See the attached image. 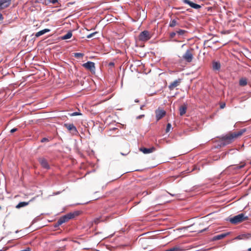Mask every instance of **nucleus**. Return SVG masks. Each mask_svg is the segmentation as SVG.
Segmentation results:
<instances>
[{
    "label": "nucleus",
    "mask_w": 251,
    "mask_h": 251,
    "mask_svg": "<svg viewBox=\"0 0 251 251\" xmlns=\"http://www.w3.org/2000/svg\"><path fill=\"white\" fill-rule=\"evenodd\" d=\"M182 81V79L178 78L171 82L168 86V88L170 91L173 90L176 87L178 86Z\"/></svg>",
    "instance_id": "1a4fd4ad"
},
{
    "label": "nucleus",
    "mask_w": 251,
    "mask_h": 251,
    "mask_svg": "<svg viewBox=\"0 0 251 251\" xmlns=\"http://www.w3.org/2000/svg\"><path fill=\"white\" fill-rule=\"evenodd\" d=\"M30 248H27L26 249H25V250L22 251H30Z\"/></svg>",
    "instance_id": "4c0bfd02"
},
{
    "label": "nucleus",
    "mask_w": 251,
    "mask_h": 251,
    "mask_svg": "<svg viewBox=\"0 0 251 251\" xmlns=\"http://www.w3.org/2000/svg\"><path fill=\"white\" fill-rule=\"evenodd\" d=\"M72 115H78V112H74V113H73Z\"/></svg>",
    "instance_id": "c9c22d12"
},
{
    "label": "nucleus",
    "mask_w": 251,
    "mask_h": 251,
    "mask_svg": "<svg viewBox=\"0 0 251 251\" xmlns=\"http://www.w3.org/2000/svg\"><path fill=\"white\" fill-rule=\"evenodd\" d=\"M64 126L73 134H76L77 132L76 127L73 124H65Z\"/></svg>",
    "instance_id": "6e6552de"
},
{
    "label": "nucleus",
    "mask_w": 251,
    "mask_h": 251,
    "mask_svg": "<svg viewBox=\"0 0 251 251\" xmlns=\"http://www.w3.org/2000/svg\"><path fill=\"white\" fill-rule=\"evenodd\" d=\"M250 163L251 164V161H250Z\"/></svg>",
    "instance_id": "8fccbe9b"
},
{
    "label": "nucleus",
    "mask_w": 251,
    "mask_h": 251,
    "mask_svg": "<svg viewBox=\"0 0 251 251\" xmlns=\"http://www.w3.org/2000/svg\"><path fill=\"white\" fill-rule=\"evenodd\" d=\"M84 203H79V204H83Z\"/></svg>",
    "instance_id": "49530a36"
},
{
    "label": "nucleus",
    "mask_w": 251,
    "mask_h": 251,
    "mask_svg": "<svg viewBox=\"0 0 251 251\" xmlns=\"http://www.w3.org/2000/svg\"><path fill=\"white\" fill-rule=\"evenodd\" d=\"M179 24L178 23V21L177 20H176V19H174L173 20H171L170 24H169V26L170 27H174L177 25H178Z\"/></svg>",
    "instance_id": "a211bd4d"
},
{
    "label": "nucleus",
    "mask_w": 251,
    "mask_h": 251,
    "mask_svg": "<svg viewBox=\"0 0 251 251\" xmlns=\"http://www.w3.org/2000/svg\"><path fill=\"white\" fill-rule=\"evenodd\" d=\"M155 113L156 120L158 121L166 115V112L164 110L159 108L155 111Z\"/></svg>",
    "instance_id": "0eeeda50"
},
{
    "label": "nucleus",
    "mask_w": 251,
    "mask_h": 251,
    "mask_svg": "<svg viewBox=\"0 0 251 251\" xmlns=\"http://www.w3.org/2000/svg\"><path fill=\"white\" fill-rule=\"evenodd\" d=\"M82 66L86 69L90 71V72H95L96 68L95 63L94 62L88 61L87 62L83 64Z\"/></svg>",
    "instance_id": "423d86ee"
},
{
    "label": "nucleus",
    "mask_w": 251,
    "mask_h": 251,
    "mask_svg": "<svg viewBox=\"0 0 251 251\" xmlns=\"http://www.w3.org/2000/svg\"><path fill=\"white\" fill-rule=\"evenodd\" d=\"M212 67L214 70H219L221 68V64L218 62H213Z\"/></svg>",
    "instance_id": "f3484780"
},
{
    "label": "nucleus",
    "mask_w": 251,
    "mask_h": 251,
    "mask_svg": "<svg viewBox=\"0 0 251 251\" xmlns=\"http://www.w3.org/2000/svg\"><path fill=\"white\" fill-rule=\"evenodd\" d=\"M99 221H100L99 219H98V218H97V219H95V223L96 224H98V223H99Z\"/></svg>",
    "instance_id": "72a5a7b5"
},
{
    "label": "nucleus",
    "mask_w": 251,
    "mask_h": 251,
    "mask_svg": "<svg viewBox=\"0 0 251 251\" xmlns=\"http://www.w3.org/2000/svg\"><path fill=\"white\" fill-rule=\"evenodd\" d=\"M83 56V54L82 53H79V58L82 57Z\"/></svg>",
    "instance_id": "a19ab883"
},
{
    "label": "nucleus",
    "mask_w": 251,
    "mask_h": 251,
    "mask_svg": "<svg viewBox=\"0 0 251 251\" xmlns=\"http://www.w3.org/2000/svg\"><path fill=\"white\" fill-rule=\"evenodd\" d=\"M245 128L242 129L238 131L229 133L228 134L222 137V140L225 141L226 144H229L235 139L241 136L245 131Z\"/></svg>",
    "instance_id": "f257e3e1"
},
{
    "label": "nucleus",
    "mask_w": 251,
    "mask_h": 251,
    "mask_svg": "<svg viewBox=\"0 0 251 251\" xmlns=\"http://www.w3.org/2000/svg\"><path fill=\"white\" fill-rule=\"evenodd\" d=\"M247 220H248V217L245 216L244 213H241L231 218L229 221L232 224H237Z\"/></svg>",
    "instance_id": "f03ea898"
},
{
    "label": "nucleus",
    "mask_w": 251,
    "mask_h": 251,
    "mask_svg": "<svg viewBox=\"0 0 251 251\" xmlns=\"http://www.w3.org/2000/svg\"><path fill=\"white\" fill-rule=\"evenodd\" d=\"M183 1L184 3L189 5L191 7L193 4H194V2L189 0H183Z\"/></svg>",
    "instance_id": "5701e85b"
},
{
    "label": "nucleus",
    "mask_w": 251,
    "mask_h": 251,
    "mask_svg": "<svg viewBox=\"0 0 251 251\" xmlns=\"http://www.w3.org/2000/svg\"><path fill=\"white\" fill-rule=\"evenodd\" d=\"M193 51L192 48L187 50L182 56L183 59L187 62H191L193 59Z\"/></svg>",
    "instance_id": "20e7f679"
},
{
    "label": "nucleus",
    "mask_w": 251,
    "mask_h": 251,
    "mask_svg": "<svg viewBox=\"0 0 251 251\" xmlns=\"http://www.w3.org/2000/svg\"><path fill=\"white\" fill-rule=\"evenodd\" d=\"M109 66L113 67L114 66V63L113 62H110L109 63Z\"/></svg>",
    "instance_id": "f704fd0d"
},
{
    "label": "nucleus",
    "mask_w": 251,
    "mask_h": 251,
    "mask_svg": "<svg viewBox=\"0 0 251 251\" xmlns=\"http://www.w3.org/2000/svg\"><path fill=\"white\" fill-rule=\"evenodd\" d=\"M32 201V200H30L28 202H25V201L20 202L16 206V208L19 209L21 207L25 206L27 205L29 203V202L30 201Z\"/></svg>",
    "instance_id": "4468645a"
},
{
    "label": "nucleus",
    "mask_w": 251,
    "mask_h": 251,
    "mask_svg": "<svg viewBox=\"0 0 251 251\" xmlns=\"http://www.w3.org/2000/svg\"><path fill=\"white\" fill-rule=\"evenodd\" d=\"M152 37L151 32L148 30L142 31L138 36V40L140 41L146 42L150 40Z\"/></svg>",
    "instance_id": "7ed1b4c3"
},
{
    "label": "nucleus",
    "mask_w": 251,
    "mask_h": 251,
    "mask_svg": "<svg viewBox=\"0 0 251 251\" xmlns=\"http://www.w3.org/2000/svg\"><path fill=\"white\" fill-rule=\"evenodd\" d=\"M11 0H0V10L6 8L10 5Z\"/></svg>",
    "instance_id": "9b49d317"
},
{
    "label": "nucleus",
    "mask_w": 251,
    "mask_h": 251,
    "mask_svg": "<svg viewBox=\"0 0 251 251\" xmlns=\"http://www.w3.org/2000/svg\"><path fill=\"white\" fill-rule=\"evenodd\" d=\"M144 107V105H141V107H140V109L143 110V109Z\"/></svg>",
    "instance_id": "79ce46f5"
},
{
    "label": "nucleus",
    "mask_w": 251,
    "mask_h": 251,
    "mask_svg": "<svg viewBox=\"0 0 251 251\" xmlns=\"http://www.w3.org/2000/svg\"><path fill=\"white\" fill-rule=\"evenodd\" d=\"M186 32L185 30L182 29H179L176 31V33H177L178 35H183Z\"/></svg>",
    "instance_id": "4be33fe9"
},
{
    "label": "nucleus",
    "mask_w": 251,
    "mask_h": 251,
    "mask_svg": "<svg viewBox=\"0 0 251 251\" xmlns=\"http://www.w3.org/2000/svg\"><path fill=\"white\" fill-rule=\"evenodd\" d=\"M201 6L200 5L195 3H194L193 5L192 6V8L196 9H198L201 8Z\"/></svg>",
    "instance_id": "b1692460"
},
{
    "label": "nucleus",
    "mask_w": 251,
    "mask_h": 251,
    "mask_svg": "<svg viewBox=\"0 0 251 251\" xmlns=\"http://www.w3.org/2000/svg\"><path fill=\"white\" fill-rule=\"evenodd\" d=\"M50 31V30L49 29H47V28L40 30L36 33L35 36L37 37H39V36L44 34L45 33L49 32Z\"/></svg>",
    "instance_id": "dca6fc26"
},
{
    "label": "nucleus",
    "mask_w": 251,
    "mask_h": 251,
    "mask_svg": "<svg viewBox=\"0 0 251 251\" xmlns=\"http://www.w3.org/2000/svg\"><path fill=\"white\" fill-rule=\"evenodd\" d=\"M49 2L52 4H55L58 2V0H49Z\"/></svg>",
    "instance_id": "cd10ccee"
},
{
    "label": "nucleus",
    "mask_w": 251,
    "mask_h": 251,
    "mask_svg": "<svg viewBox=\"0 0 251 251\" xmlns=\"http://www.w3.org/2000/svg\"><path fill=\"white\" fill-rule=\"evenodd\" d=\"M72 36V33L71 32H68L66 34L63 36L61 38L63 40H66L70 38Z\"/></svg>",
    "instance_id": "aec40b11"
},
{
    "label": "nucleus",
    "mask_w": 251,
    "mask_h": 251,
    "mask_svg": "<svg viewBox=\"0 0 251 251\" xmlns=\"http://www.w3.org/2000/svg\"><path fill=\"white\" fill-rule=\"evenodd\" d=\"M139 150L143 152L144 154H148L154 151L155 150V148L154 147H152L151 148H140Z\"/></svg>",
    "instance_id": "f8f14e48"
},
{
    "label": "nucleus",
    "mask_w": 251,
    "mask_h": 251,
    "mask_svg": "<svg viewBox=\"0 0 251 251\" xmlns=\"http://www.w3.org/2000/svg\"><path fill=\"white\" fill-rule=\"evenodd\" d=\"M226 106V104L224 103H222V104H221L220 105V107L221 108H224Z\"/></svg>",
    "instance_id": "7c9ffc66"
},
{
    "label": "nucleus",
    "mask_w": 251,
    "mask_h": 251,
    "mask_svg": "<svg viewBox=\"0 0 251 251\" xmlns=\"http://www.w3.org/2000/svg\"><path fill=\"white\" fill-rule=\"evenodd\" d=\"M3 17L2 16V15L1 13H0V20H3Z\"/></svg>",
    "instance_id": "58836bf2"
},
{
    "label": "nucleus",
    "mask_w": 251,
    "mask_h": 251,
    "mask_svg": "<svg viewBox=\"0 0 251 251\" xmlns=\"http://www.w3.org/2000/svg\"><path fill=\"white\" fill-rule=\"evenodd\" d=\"M144 116H145V115H141L138 116L137 117V119H141V118H142L144 117Z\"/></svg>",
    "instance_id": "2f4dec72"
},
{
    "label": "nucleus",
    "mask_w": 251,
    "mask_h": 251,
    "mask_svg": "<svg viewBox=\"0 0 251 251\" xmlns=\"http://www.w3.org/2000/svg\"><path fill=\"white\" fill-rule=\"evenodd\" d=\"M248 251H251V248L248 249Z\"/></svg>",
    "instance_id": "c03bdc74"
},
{
    "label": "nucleus",
    "mask_w": 251,
    "mask_h": 251,
    "mask_svg": "<svg viewBox=\"0 0 251 251\" xmlns=\"http://www.w3.org/2000/svg\"><path fill=\"white\" fill-rule=\"evenodd\" d=\"M1 209V207L0 206V210Z\"/></svg>",
    "instance_id": "de8ad7c7"
},
{
    "label": "nucleus",
    "mask_w": 251,
    "mask_h": 251,
    "mask_svg": "<svg viewBox=\"0 0 251 251\" xmlns=\"http://www.w3.org/2000/svg\"><path fill=\"white\" fill-rule=\"evenodd\" d=\"M74 56H75L76 57H78V56H79L78 52L74 53Z\"/></svg>",
    "instance_id": "473e14b6"
},
{
    "label": "nucleus",
    "mask_w": 251,
    "mask_h": 251,
    "mask_svg": "<svg viewBox=\"0 0 251 251\" xmlns=\"http://www.w3.org/2000/svg\"><path fill=\"white\" fill-rule=\"evenodd\" d=\"M139 101V100L138 99H136V100H135V102H138Z\"/></svg>",
    "instance_id": "37998d69"
},
{
    "label": "nucleus",
    "mask_w": 251,
    "mask_h": 251,
    "mask_svg": "<svg viewBox=\"0 0 251 251\" xmlns=\"http://www.w3.org/2000/svg\"><path fill=\"white\" fill-rule=\"evenodd\" d=\"M48 141H49V139L47 138H42V139L41 141V142L42 143L45 142H48Z\"/></svg>",
    "instance_id": "c85d7f7f"
},
{
    "label": "nucleus",
    "mask_w": 251,
    "mask_h": 251,
    "mask_svg": "<svg viewBox=\"0 0 251 251\" xmlns=\"http://www.w3.org/2000/svg\"><path fill=\"white\" fill-rule=\"evenodd\" d=\"M73 217L74 215L72 213H70L61 217L57 221L56 226H59L62 225V224L68 221L70 219L73 218Z\"/></svg>",
    "instance_id": "39448f33"
},
{
    "label": "nucleus",
    "mask_w": 251,
    "mask_h": 251,
    "mask_svg": "<svg viewBox=\"0 0 251 251\" xmlns=\"http://www.w3.org/2000/svg\"><path fill=\"white\" fill-rule=\"evenodd\" d=\"M251 237V234L250 233L243 234H241V235L238 236L236 238V239H237L239 240L245 239H248Z\"/></svg>",
    "instance_id": "2eb2a0df"
},
{
    "label": "nucleus",
    "mask_w": 251,
    "mask_h": 251,
    "mask_svg": "<svg viewBox=\"0 0 251 251\" xmlns=\"http://www.w3.org/2000/svg\"><path fill=\"white\" fill-rule=\"evenodd\" d=\"M187 108V104L184 103L182 105L180 106L179 108V114L180 116H183L186 113Z\"/></svg>",
    "instance_id": "ddd939ff"
},
{
    "label": "nucleus",
    "mask_w": 251,
    "mask_h": 251,
    "mask_svg": "<svg viewBox=\"0 0 251 251\" xmlns=\"http://www.w3.org/2000/svg\"><path fill=\"white\" fill-rule=\"evenodd\" d=\"M85 38V36L84 35H82V36H80L79 35V38Z\"/></svg>",
    "instance_id": "ea45409f"
},
{
    "label": "nucleus",
    "mask_w": 251,
    "mask_h": 251,
    "mask_svg": "<svg viewBox=\"0 0 251 251\" xmlns=\"http://www.w3.org/2000/svg\"><path fill=\"white\" fill-rule=\"evenodd\" d=\"M226 236V234L222 233L214 237V239L215 240H221Z\"/></svg>",
    "instance_id": "6ab92c4d"
},
{
    "label": "nucleus",
    "mask_w": 251,
    "mask_h": 251,
    "mask_svg": "<svg viewBox=\"0 0 251 251\" xmlns=\"http://www.w3.org/2000/svg\"><path fill=\"white\" fill-rule=\"evenodd\" d=\"M176 32H172L171 33H170V36L171 38H173L174 37H175V36H176Z\"/></svg>",
    "instance_id": "bb28decb"
},
{
    "label": "nucleus",
    "mask_w": 251,
    "mask_h": 251,
    "mask_svg": "<svg viewBox=\"0 0 251 251\" xmlns=\"http://www.w3.org/2000/svg\"><path fill=\"white\" fill-rule=\"evenodd\" d=\"M82 31H85V29H82Z\"/></svg>",
    "instance_id": "a18cd8bd"
},
{
    "label": "nucleus",
    "mask_w": 251,
    "mask_h": 251,
    "mask_svg": "<svg viewBox=\"0 0 251 251\" xmlns=\"http://www.w3.org/2000/svg\"><path fill=\"white\" fill-rule=\"evenodd\" d=\"M244 167V165H240L237 167L238 169H241Z\"/></svg>",
    "instance_id": "e433bc0d"
},
{
    "label": "nucleus",
    "mask_w": 251,
    "mask_h": 251,
    "mask_svg": "<svg viewBox=\"0 0 251 251\" xmlns=\"http://www.w3.org/2000/svg\"><path fill=\"white\" fill-rule=\"evenodd\" d=\"M204 230H205V229H204V230H203V231H204ZM202 230L201 231V232H202Z\"/></svg>",
    "instance_id": "09e8293b"
},
{
    "label": "nucleus",
    "mask_w": 251,
    "mask_h": 251,
    "mask_svg": "<svg viewBox=\"0 0 251 251\" xmlns=\"http://www.w3.org/2000/svg\"><path fill=\"white\" fill-rule=\"evenodd\" d=\"M247 84V81L246 79H241L239 81V84L241 86H245Z\"/></svg>",
    "instance_id": "412c9836"
},
{
    "label": "nucleus",
    "mask_w": 251,
    "mask_h": 251,
    "mask_svg": "<svg viewBox=\"0 0 251 251\" xmlns=\"http://www.w3.org/2000/svg\"><path fill=\"white\" fill-rule=\"evenodd\" d=\"M97 33V32H94V33H91V34H87L86 35V37L87 38H90L92 37H93L94 36L95 34H96Z\"/></svg>",
    "instance_id": "a878e982"
},
{
    "label": "nucleus",
    "mask_w": 251,
    "mask_h": 251,
    "mask_svg": "<svg viewBox=\"0 0 251 251\" xmlns=\"http://www.w3.org/2000/svg\"><path fill=\"white\" fill-rule=\"evenodd\" d=\"M38 161L42 168L47 170H49L50 169V166L48 164L47 160L45 158H39L38 159Z\"/></svg>",
    "instance_id": "9d476101"
},
{
    "label": "nucleus",
    "mask_w": 251,
    "mask_h": 251,
    "mask_svg": "<svg viewBox=\"0 0 251 251\" xmlns=\"http://www.w3.org/2000/svg\"><path fill=\"white\" fill-rule=\"evenodd\" d=\"M17 130V128H14L11 129L10 132L11 133H13L15 132V131H16Z\"/></svg>",
    "instance_id": "c756f323"
},
{
    "label": "nucleus",
    "mask_w": 251,
    "mask_h": 251,
    "mask_svg": "<svg viewBox=\"0 0 251 251\" xmlns=\"http://www.w3.org/2000/svg\"><path fill=\"white\" fill-rule=\"evenodd\" d=\"M172 127L171 124L170 123H168L167 125L166 129V132H169L170 130V129Z\"/></svg>",
    "instance_id": "393cba45"
}]
</instances>
